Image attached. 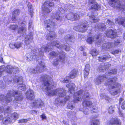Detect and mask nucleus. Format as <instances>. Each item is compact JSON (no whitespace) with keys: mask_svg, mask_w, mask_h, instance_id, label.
<instances>
[{"mask_svg":"<svg viewBox=\"0 0 125 125\" xmlns=\"http://www.w3.org/2000/svg\"><path fill=\"white\" fill-rule=\"evenodd\" d=\"M42 79L44 82V84L43 90L46 92V94L49 96L56 95L60 97L65 95L66 92L64 89L58 88L56 90H52L51 88V85L50 83V82L52 83L51 78L48 75H44L41 78Z\"/></svg>","mask_w":125,"mask_h":125,"instance_id":"f257e3e1","label":"nucleus"},{"mask_svg":"<svg viewBox=\"0 0 125 125\" xmlns=\"http://www.w3.org/2000/svg\"><path fill=\"white\" fill-rule=\"evenodd\" d=\"M103 81L105 82L104 84L106 85H108L110 87L111 89L110 92L112 95H114L120 92L119 89L121 85L119 83L115 82L117 80L116 77L108 79L106 78V76H99L95 79L94 82L96 84H98L103 81Z\"/></svg>","mask_w":125,"mask_h":125,"instance_id":"f03ea898","label":"nucleus"},{"mask_svg":"<svg viewBox=\"0 0 125 125\" xmlns=\"http://www.w3.org/2000/svg\"><path fill=\"white\" fill-rule=\"evenodd\" d=\"M27 98L31 101V105L35 108H39L43 106L44 104L40 99L32 101L34 98V93L33 90L30 89L26 94Z\"/></svg>","mask_w":125,"mask_h":125,"instance_id":"7ed1b4c3","label":"nucleus"},{"mask_svg":"<svg viewBox=\"0 0 125 125\" xmlns=\"http://www.w3.org/2000/svg\"><path fill=\"white\" fill-rule=\"evenodd\" d=\"M45 26L46 27V29L50 32L51 35L49 36L47 35L46 37L47 39H51L53 37H55V34L54 32H53L52 31L53 29L54 26V23L53 21L49 20H46L44 21Z\"/></svg>","mask_w":125,"mask_h":125,"instance_id":"20e7f679","label":"nucleus"},{"mask_svg":"<svg viewBox=\"0 0 125 125\" xmlns=\"http://www.w3.org/2000/svg\"><path fill=\"white\" fill-rule=\"evenodd\" d=\"M83 92V91L81 90L78 92V93H75L73 96L74 98L73 101L71 102H69L67 105L68 107L70 109H72L74 107L73 105H74V102L77 103L78 101H79L81 100V97L82 93Z\"/></svg>","mask_w":125,"mask_h":125,"instance_id":"39448f33","label":"nucleus"},{"mask_svg":"<svg viewBox=\"0 0 125 125\" xmlns=\"http://www.w3.org/2000/svg\"><path fill=\"white\" fill-rule=\"evenodd\" d=\"M60 81L63 83H69L66 85V87L69 89V93L71 94H73L74 92L75 85L74 84L70 83V81L69 80V77H67L64 78L61 77L60 79Z\"/></svg>","mask_w":125,"mask_h":125,"instance_id":"423d86ee","label":"nucleus"},{"mask_svg":"<svg viewBox=\"0 0 125 125\" xmlns=\"http://www.w3.org/2000/svg\"><path fill=\"white\" fill-rule=\"evenodd\" d=\"M109 4L111 6L119 8L123 12L125 13V5L123 6L121 5L120 1L117 0H109Z\"/></svg>","mask_w":125,"mask_h":125,"instance_id":"0eeeda50","label":"nucleus"},{"mask_svg":"<svg viewBox=\"0 0 125 125\" xmlns=\"http://www.w3.org/2000/svg\"><path fill=\"white\" fill-rule=\"evenodd\" d=\"M12 92L13 93H12L10 92V93L8 94L6 97L5 100L7 102H8L11 101L12 99V97H14L15 100L16 101H20L22 99L23 97L21 95L19 96H15V95L14 96H13V95H14L15 94V95H18V94H17V92L16 91H13V92Z\"/></svg>","mask_w":125,"mask_h":125,"instance_id":"6e6552de","label":"nucleus"},{"mask_svg":"<svg viewBox=\"0 0 125 125\" xmlns=\"http://www.w3.org/2000/svg\"><path fill=\"white\" fill-rule=\"evenodd\" d=\"M23 80L22 77L20 76L19 77H16L14 79V81L16 82L19 83L18 85L19 89L22 91H24L26 89L25 86L24 84L21 83L22 81Z\"/></svg>","mask_w":125,"mask_h":125,"instance_id":"1a4fd4ad","label":"nucleus"},{"mask_svg":"<svg viewBox=\"0 0 125 125\" xmlns=\"http://www.w3.org/2000/svg\"><path fill=\"white\" fill-rule=\"evenodd\" d=\"M83 108L81 110L83 112L85 115H87L88 113V109L87 107H91L92 106L91 102L86 100H84L83 103Z\"/></svg>","mask_w":125,"mask_h":125,"instance_id":"9d476101","label":"nucleus"},{"mask_svg":"<svg viewBox=\"0 0 125 125\" xmlns=\"http://www.w3.org/2000/svg\"><path fill=\"white\" fill-rule=\"evenodd\" d=\"M83 14H74L72 13H70L66 15L65 17L68 20H71L73 21L79 19L81 16H83Z\"/></svg>","mask_w":125,"mask_h":125,"instance_id":"9b49d317","label":"nucleus"},{"mask_svg":"<svg viewBox=\"0 0 125 125\" xmlns=\"http://www.w3.org/2000/svg\"><path fill=\"white\" fill-rule=\"evenodd\" d=\"M79 28V29L78 30H76L75 28H74V30H75L76 31L78 30L80 31L83 32L85 31L88 28V24L87 21H85L84 23H81L79 24L78 26Z\"/></svg>","mask_w":125,"mask_h":125,"instance_id":"f8f14e48","label":"nucleus"},{"mask_svg":"<svg viewBox=\"0 0 125 125\" xmlns=\"http://www.w3.org/2000/svg\"><path fill=\"white\" fill-rule=\"evenodd\" d=\"M40 67H37L35 69H33L31 72L32 73H36L39 72H41L44 70L45 67L44 64L43 63L42 61H41V63H40Z\"/></svg>","mask_w":125,"mask_h":125,"instance_id":"ddd939ff","label":"nucleus"},{"mask_svg":"<svg viewBox=\"0 0 125 125\" xmlns=\"http://www.w3.org/2000/svg\"><path fill=\"white\" fill-rule=\"evenodd\" d=\"M89 3L90 4L91 9L95 10H98L100 9L101 6L97 4L95 0H89Z\"/></svg>","mask_w":125,"mask_h":125,"instance_id":"4468645a","label":"nucleus"},{"mask_svg":"<svg viewBox=\"0 0 125 125\" xmlns=\"http://www.w3.org/2000/svg\"><path fill=\"white\" fill-rule=\"evenodd\" d=\"M8 117V119H6L5 120L4 122H3L4 124H8L10 123V122H13L11 120H14L17 119L18 118V115L16 113H13L12 115V116L11 117V118H9Z\"/></svg>","mask_w":125,"mask_h":125,"instance_id":"2eb2a0df","label":"nucleus"},{"mask_svg":"<svg viewBox=\"0 0 125 125\" xmlns=\"http://www.w3.org/2000/svg\"><path fill=\"white\" fill-rule=\"evenodd\" d=\"M51 47V46L50 47V48L49 47H50L48 46H46L44 45L42 47H41V48H40L38 49V53H39V55H41L42 53L44 52H49L50 49V50H51L50 48H52Z\"/></svg>","mask_w":125,"mask_h":125,"instance_id":"dca6fc26","label":"nucleus"},{"mask_svg":"<svg viewBox=\"0 0 125 125\" xmlns=\"http://www.w3.org/2000/svg\"><path fill=\"white\" fill-rule=\"evenodd\" d=\"M100 36V35L99 36H95L94 37L93 40V38L91 37H88L86 40V42L88 43L91 44L94 41L95 42H96V43L98 44V42L100 43L101 42V41L99 42V41Z\"/></svg>","mask_w":125,"mask_h":125,"instance_id":"f3484780","label":"nucleus"},{"mask_svg":"<svg viewBox=\"0 0 125 125\" xmlns=\"http://www.w3.org/2000/svg\"><path fill=\"white\" fill-rule=\"evenodd\" d=\"M106 34L107 37L113 38L116 37V33L115 31L110 30L106 32Z\"/></svg>","mask_w":125,"mask_h":125,"instance_id":"a211bd4d","label":"nucleus"},{"mask_svg":"<svg viewBox=\"0 0 125 125\" xmlns=\"http://www.w3.org/2000/svg\"><path fill=\"white\" fill-rule=\"evenodd\" d=\"M52 45H55V46L58 48L62 49L64 48L66 51H69L70 50V48L68 46H64L63 47L61 45L59 44V42H52L51 44Z\"/></svg>","mask_w":125,"mask_h":125,"instance_id":"6ab92c4d","label":"nucleus"},{"mask_svg":"<svg viewBox=\"0 0 125 125\" xmlns=\"http://www.w3.org/2000/svg\"><path fill=\"white\" fill-rule=\"evenodd\" d=\"M59 59L56 60V61H54L53 64L55 65H57L59 62H63L65 58V55L64 54H61L59 57Z\"/></svg>","mask_w":125,"mask_h":125,"instance_id":"aec40b11","label":"nucleus"},{"mask_svg":"<svg viewBox=\"0 0 125 125\" xmlns=\"http://www.w3.org/2000/svg\"><path fill=\"white\" fill-rule=\"evenodd\" d=\"M108 125L116 124V125H120L121 122L120 120L116 118H112L107 123Z\"/></svg>","mask_w":125,"mask_h":125,"instance_id":"412c9836","label":"nucleus"},{"mask_svg":"<svg viewBox=\"0 0 125 125\" xmlns=\"http://www.w3.org/2000/svg\"><path fill=\"white\" fill-rule=\"evenodd\" d=\"M32 36L33 35L31 33V34H30V35L27 36L25 37L24 41L26 45H24L25 47L26 45H28L32 41L33 38Z\"/></svg>","mask_w":125,"mask_h":125,"instance_id":"4be33fe9","label":"nucleus"},{"mask_svg":"<svg viewBox=\"0 0 125 125\" xmlns=\"http://www.w3.org/2000/svg\"><path fill=\"white\" fill-rule=\"evenodd\" d=\"M92 13L91 12H89L88 14V16L92 20V22H95L98 21L99 20V19L98 18L96 17L94 15V13Z\"/></svg>","mask_w":125,"mask_h":125,"instance_id":"5701e85b","label":"nucleus"},{"mask_svg":"<svg viewBox=\"0 0 125 125\" xmlns=\"http://www.w3.org/2000/svg\"><path fill=\"white\" fill-rule=\"evenodd\" d=\"M32 54L30 53H28L26 54V57L27 60L31 61L33 59H34V60L37 59V56H35V54L34 53L32 56L31 55Z\"/></svg>","mask_w":125,"mask_h":125,"instance_id":"b1692460","label":"nucleus"},{"mask_svg":"<svg viewBox=\"0 0 125 125\" xmlns=\"http://www.w3.org/2000/svg\"><path fill=\"white\" fill-rule=\"evenodd\" d=\"M62 10L60 11V10H59L60 11V14H59L58 13L56 14L54 16V18L53 19V20L55 21V20H62V17L61 16H60L61 15V14L62 13V12L64 11V10L63 9H62Z\"/></svg>","mask_w":125,"mask_h":125,"instance_id":"393cba45","label":"nucleus"},{"mask_svg":"<svg viewBox=\"0 0 125 125\" xmlns=\"http://www.w3.org/2000/svg\"><path fill=\"white\" fill-rule=\"evenodd\" d=\"M20 10L18 9H16L13 12V16L12 17V20L13 21H15L16 20V16H17L20 13Z\"/></svg>","mask_w":125,"mask_h":125,"instance_id":"a878e982","label":"nucleus"},{"mask_svg":"<svg viewBox=\"0 0 125 125\" xmlns=\"http://www.w3.org/2000/svg\"><path fill=\"white\" fill-rule=\"evenodd\" d=\"M115 22L119 24H121L125 27V18L124 19L123 18L116 19Z\"/></svg>","mask_w":125,"mask_h":125,"instance_id":"bb28decb","label":"nucleus"},{"mask_svg":"<svg viewBox=\"0 0 125 125\" xmlns=\"http://www.w3.org/2000/svg\"><path fill=\"white\" fill-rule=\"evenodd\" d=\"M26 30V29L24 27L22 26L19 28L18 30V33L19 34H23L22 35H24L26 34L25 33Z\"/></svg>","mask_w":125,"mask_h":125,"instance_id":"cd10ccee","label":"nucleus"},{"mask_svg":"<svg viewBox=\"0 0 125 125\" xmlns=\"http://www.w3.org/2000/svg\"><path fill=\"white\" fill-rule=\"evenodd\" d=\"M4 70L7 72L10 73H12V71H14V69L12 68L11 66L8 65L5 68Z\"/></svg>","mask_w":125,"mask_h":125,"instance_id":"c85d7f7f","label":"nucleus"},{"mask_svg":"<svg viewBox=\"0 0 125 125\" xmlns=\"http://www.w3.org/2000/svg\"><path fill=\"white\" fill-rule=\"evenodd\" d=\"M77 72L75 70L72 71L70 73V77L71 78H73L77 75Z\"/></svg>","mask_w":125,"mask_h":125,"instance_id":"c756f323","label":"nucleus"},{"mask_svg":"<svg viewBox=\"0 0 125 125\" xmlns=\"http://www.w3.org/2000/svg\"><path fill=\"white\" fill-rule=\"evenodd\" d=\"M96 28L101 31H103L105 29V26L104 24L100 23L97 26Z\"/></svg>","mask_w":125,"mask_h":125,"instance_id":"7c9ffc66","label":"nucleus"},{"mask_svg":"<svg viewBox=\"0 0 125 125\" xmlns=\"http://www.w3.org/2000/svg\"><path fill=\"white\" fill-rule=\"evenodd\" d=\"M112 44L111 43H108L104 44L103 46V48L106 49H110L112 47Z\"/></svg>","mask_w":125,"mask_h":125,"instance_id":"2f4dec72","label":"nucleus"},{"mask_svg":"<svg viewBox=\"0 0 125 125\" xmlns=\"http://www.w3.org/2000/svg\"><path fill=\"white\" fill-rule=\"evenodd\" d=\"M58 54L57 53L54 52H52L50 54L49 57L50 58H52L54 57L57 56Z\"/></svg>","mask_w":125,"mask_h":125,"instance_id":"473e14b6","label":"nucleus"},{"mask_svg":"<svg viewBox=\"0 0 125 125\" xmlns=\"http://www.w3.org/2000/svg\"><path fill=\"white\" fill-rule=\"evenodd\" d=\"M110 57V56L109 55H108L106 56H104L103 57H100L99 59V61L101 62L104 61L107 58H109Z\"/></svg>","mask_w":125,"mask_h":125,"instance_id":"72a5a7b5","label":"nucleus"},{"mask_svg":"<svg viewBox=\"0 0 125 125\" xmlns=\"http://www.w3.org/2000/svg\"><path fill=\"white\" fill-rule=\"evenodd\" d=\"M99 122L98 119H95L92 122L91 124V125H99Z\"/></svg>","mask_w":125,"mask_h":125,"instance_id":"f704fd0d","label":"nucleus"},{"mask_svg":"<svg viewBox=\"0 0 125 125\" xmlns=\"http://www.w3.org/2000/svg\"><path fill=\"white\" fill-rule=\"evenodd\" d=\"M93 56H96L98 53V52L95 49H94L90 52Z\"/></svg>","mask_w":125,"mask_h":125,"instance_id":"c9c22d12","label":"nucleus"},{"mask_svg":"<svg viewBox=\"0 0 125 125\" xmlns=\"http://www.w3.org/2000/svg\"><path fill=\"white\" fill-rule=\"evenodd\" d=\"M26 3L28 5V6L29 12L32 13L33 12V10L31 8V4L30 3H29L28 2H27Z\"/></svg>","mask_w":125,"mask_h":125,"instance_id":"e433bc0d","label":"nucleus"},{"mask_svg":"<svg viewBox=\"0 0 125 125\" xmlns=\"http://www.w3.org/2000/svg\"><path fill=\"white\" fill-rule=\"evenodd\" d=\"M22 43L19 42H17L15 43V48L18 49L21 47Z\"/></svg>","mask_w":125,"mask_h":125,"instance_id":"4c0bfd02","label":"nucleus"},{"mask_svg":"<svg viewBox=\"0 0 125 125\" xmlns=\"http://www.w3.org/2000/svg\"><path fill=\"white\" fill-rule=\"evenodd\" d=\"M114 44L115 46H116L118 45H121L122 44L120 40H117L115 41Z\"/></svg>","mask_w":125,"mask_h":125,"instance_id":"58836bf2","label":"nucleus"},{"mask_svg":"<svg viewBox=\"0 0 125 125\" xmlns=\"http://www.w3.org/2000/svg\"><path fill=\"white\" fill-rule=\"evenodd\" d=\"M18 26L16 25H11L9 27V28L13 30H15L16 29Z\"/></svg>","mask_w":125,"mask_h":125,"instance_id":"ea45409f","label":"nucleus"},{"mask_svg":"<svg viewBox=\"0 0 125 125\" xmlns=\"http://www.w3.org/2000/svg\"><path fill=\"white\" fill-rule=\"evenodd\" d=\"M107 23L109 25V26H108L109 27H112V25L113 24V22L112 21L109 19L107 20Z\"/></svg>","mask_w":125,"mask_h":125,"instance_id":"a19ab883","label":"nucleus"},{"mask_svg":"<svg viewBox=\"0 0 125 125\" xmlns=\"http://www.w3.org/2000/svg\"><path fill=\"white\" fill-rule=\"evenodd\" d=\"M114 110L112 106H111L109 107L108 109V112L110 114H112Z\"/></svg>","mask_w":125,"mask_h":125,"instance_id":"79ce46f5","label":"nucleus"},{"mask_svg":"<svg viewBox=\"0 0 125 125\" xmlns=\"http://www.w3.org/2000/svg\"><path fill=\"white\" fill-rule=\"evenodd\" d=\"M117 71L115 69L111 70L109 73V75L111 74H115L117 73Z\"/></svg>","mask_w":125,"mask_h":125,"instance_id":"37998d69","label":"nucleus"},{"mask_svg":"<svg viewBox=\"0 0 125 125\" xmlns=\"http://www.w3.org/2000/svg\"><path fill=\"white\" fill-rule=\"evenodd\" d=\"M121 52V50H115L114 51L112 52L111 53L113 54H118Z\"/></svg>","mask_w":125,"mask_h":125,"instance_id":"c03bdc74","label":"nucleus"},{"mask_svg":"<svg viewBox=\"0 0 125 125\" xmlns=\"http://www.w3.org/2000/svg\"><path fill=\"white\" fill-rule=\"evenodd\" d=\"M5 68L4 66H2L0 67V76L2 73V72L4 71V69Z\"/></svg>","mask_w":125,"mask_h":125,"instance_id":"a18cd8bd","label":"nucleus"},{"mask_svg":"<svg viewBox=\"0 0 125 125\" xmlns=\"http://www.w3.org/2000/svg\"><path fill=\"white\" fill-rule=\"evenodd\" d=\"M90 66L89 64H87L85 65V68L84 69L85 70L89 71Z\"/></svg>","mask_w":125,"mask_h":125,"instance_id":"49530a36","label":"nucleus"},{"mask_svg":"<svg viewBox=\"0 0 125 125\" xmlns=\"http://www.w3.org/2000/svg\"><path fill=\"white\" fill-rule=\"evenodd\" d=\"M89 71H86L84 70V76L85 78H86L89 74Z\"/></svg>","mask_w":125,"mask_h":125,"instance_id":"de8ad7c7","label":"nucleus"},{"mask_svg":"<svg viewBox=\"0 0 125 125\" xmlns=\"http://www.w3.org/2000/svg\"><path fill=\"white\" fill-rule=\"evenodd\" d=\"M83 97L84 98H85V100H86V98H89V94L87 92H86L85 93H84Z\"/></svg>","mask_w":125,"mask_h":125,"instance_id":"09e8293b","label":"nucleus"},{"mask_svg":"<svg viewBox=\"0 0 125 125\" xmlns=\"http://www.w3.org/2000/svg\"><path fill=\"white\" fill-rule=\"evenodd\" d=\"M9 46L11 48H15V43H11L9 44Z\"/></svg>","mask_w":125,"mask_h":125,"instance_id":"8fccbe9b","label":"nucleus"},{"mask_svg":"<svg viewBox=\"0 0 125 125\" xmlns=\"http://www.w3.org/2000/svg\"><path fill=\"white\" fill-rule=\"evenodd\" d=\"M32 21H29V29L32 27Z\"/></svg>","mask_w":125,"mask_h":125,"instance_id":"3c124183","label":"nucleus"},{"mask_svg":"<svg viewBox=\"0 0 125 125\" xmlns=\"http://www.w3.org/2000/svg\"><path fill=\"white\" fill-rule=\"evenodd\" d=\"M93 109L92 111H91L92 112H98L97 108L96 107L95 108L93 107Z\"/></svg>","mask_w":125,"mask_h":125,"instance_id":"603ef678","label":"nucleus"},{"mask_svg":"<svg viewBox=\"0 0 125 125\" xmlns=\"http://www.w3.org/2000/svg\"><path fill=\"white\" fill-rule=\"evenodd\" d=\"M121 108L123 109H125V101L122 103L121 105Z\"/></svg>","mask_w":125,"mask_h":125,"instance_id":"864d4df0","label":"nucleus"},{"mask_svg":"<svg viewBox=\"0 0 125 125\" xmlns=\"http://www.w3.org/2000/svg\"><path fill=\"white\" fill-rule=\"evenodd\" d=\"M105 96L103 94H101L100 95V98L102 99L104 98L105 97Z\"/></svg>","mask_w":125,"mask_h":125,"instance_id":"5fc2aeb1","label":"nucleus"},{"mask_svg":"<svg viewBox=\"0 0 125 125\" xmlns=\"http://www.w3.org/2000/svg\"><path fill=\"white\" fill-rule=\"evenodd\" d=\"M41 117L42 119H45L46 118V116L44 114H43L41 115Z\"/></svg>","mask_w":125,"mask_h":125,"instance_id":"6e6d98bb","label":"nucleus"},{"mask_svg":"<svg viewBox=\"0 0 125 125\" xmlns=\"http://www.w3.org/2000/svg\"><path fill=\"white\" fill-rule=\"evenodd\" d=\"M27 121V120L25 119H22L20 120L19 121V122L21 123V122H26Z\"/></svg>","mask_w":125,"mask_h":125,"instance_id":"4d7b16f0","label":"nucleus"},{"mask_svg":"<svg viewBox=\"0 0 125 125\" xmlns=\"http://www.w3.org/2000/svg\"><path fill=\"white\" fill-rule=\"evenodd\" d=\"M67 37H68V39L69 41H72V40H71V39L72 38V36H70L69 35H68Z\"/></svg>","mask_w":125,"mask_h":125,"instance_id":"13d9d810","label":"nucleus"},{"mask_svg":"<svg viewBox=\"0 0 125 125\" xmlns=\"http://www.w3.org/2000/svg\"><path fill=\"white\" fill-rule=\"evenodd\" d=\"M69 99V96H66V97L65 98V102H64L63 103L64 104H65V102H66V101L67 100H68Z\"/></svg>","mask_w":125,"mask_h":125,"instance_id":"bf43d9fd","label":"nucleus"},{"mask_svg":"<svg viewBox=\"0 0 125 125\" xmlns=\"http://www.w3.org/2000/svg\"><path fill=\"white\" fill-rule=\"evenodd\" d=\"M105 96V97L104 98L105 99V100L109 101L111 99L108 96H106V95Z\"/></svg>","mask_w":125,"mask_h":125,"instance_id":"052dcab7","label":"nucleus"},{"mask_svg":"<svg viewBox=\"0 0 125 125\" xmlns=\"http://www.w3.org/2000/svg\"><path fill=\"white\" fill-rule=\"evenodd\" d=\"M4 97V96L3 95H0V100H4L3 98Z\"/></svg>","mask_w":125,"mask_h":125,"instance_id":"680f3d73","label":"nucleus"},{"mask_svg":"<svg viewBox=\"0 0 125 125\" xmlns=\"http://www.w3.org/2000/svg\"><path fill=\"white\" fill-rule=\"evenodd\" d=\"M9 108H7V109H6V111H5L4 112V113H5V115H6V114H7V115H8V114H9L8 113H8V112L9 111Z\"/></svg>","mask_w":125,"mask_h":125,"instance_id":"e2e57ef3","label":"nucleus"},{"mask_svg":"<svg viewBox=\"0 0 125 125\" xmlns=\"http://www.w3.org/2000/svg\"><path fill=\"white\" fill-rule=\"evenodd\" d=\"M84 46H81L80 48V50L82 51L84 50Z\"/></svg>","mask_w":125,"mask_h":125,"instance_id":"0e129e2a","label":"nucleus"},{"mask_svg":"<svg viewBox=\"0 0 125 125\" xmlns=\"http://www.w3.org/2000/svg\"><path fill=\"white\" fill-rule=\"evenodd\" d=\"M123 100V99L122 98H120L119 100V103H120Z\"/></svg>","mask_w":125,"mask_h":125,"instance_id":"69168bd1","label":"nucleus"},{"mask_svg":"<svg viewBox=\"0 0 125 125\" xmlns=\"http://www.w3.org/2000/svg\"><path fill=\"white\" fill-rule=\"evenodd\" d=\"M3 61V58L0 56V62H2Z\"/></svg>","mask_w":125,"mask_h":125,"instance_id":"338daca9","label":"nucleus"},{"mask_svg":"<svg viewBox=\"0 0 125 125\" xmlns=\"http://www.w3.org/2000/svg\"><path fill=\"white\" fill-rule=\"evenodd\" d=\"M3 119V117L1 115H0V120Z\"/></svg>","mask_w":125,"mask_h":125,"instance_id":"774afa93","label":"nucleus"}]
</instances>
